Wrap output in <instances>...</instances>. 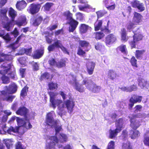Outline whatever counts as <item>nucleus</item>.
<instances>
[{"label":"nucleus","mask_w":149,"mask_h":149,"mask_svg":"<svg viewBox=\"0 0 149 149\" xmlns=\"http://www.w3.org/2000/svg\"><path fill=\"white\" fill-rule=\"evenodd\" d=\"M83 84L85 85L87 89L91 90L93 93H98L101 89L100 86H97L92 80H90L89 82L88 80L84 79L83 80Z\"/></svg>","instance_id":"nucleus-4"},{"label":"nucleus","mask_w":149,"mask_h":149,"mask_svg":"<svg viewBox=\"0 0 149 149\" xmlns=\"http://www.w3.org/2000/svg\"><path fill=\"white\" fill-rule=\"evenodd\" d=\"M27 3L24 0L17 1L15 6L17 9L19 11H22L26 6Z\"/></svg>","instance_id":"nucleus-18"},{"label":"nucleus","mask_w":149,"mask_h":149,"mask_svg":"<svg viewBox=\"0 0 149 149\" xmlns=\"http://www.w3.org/2000/svg\"><path fill=\"white\" fill-rule=\"evenodd\" d=\"M44 53L43 49H38L35 51L32 57L34 59H39L43 55Z\"/></svg>","instance_id":"nucleus-25"},{"label":"nucleus","mask_w":149,"mask_h":149,"mask_svg":"<svg viewBox=\"0 0 149 149\" xmlns=\"http://www.w3.org/2000/svg\"><path fill=\"white\" fill-rule=\"evenodd\" d=\"M49 88L50 90H53L56 89L58 88L57 84L53 82H51L48 84Z\"/></svg>","instance_id":"nucleus-46"},{"label":"nucleus","mask_w":149,"mask_h":149,"mask_svg":"<svg viewBox=\"0 0 149 149\" xmlns=\"http://www.w3.org/2000/svg\"><path fill=\"white\" fill-rule=\"evenodd\" d=\"M136 24L134 22L132 21H130L128 22L126 25V28L127 31L129 32L132 31H134V29L136 27Z\"/></svg>","instance_id":"nucleus-24"},{"label":"nucleus","mask_w":149,"mask_h":149,"mask_svg":"<svg viewBox=\"0 0 149 149\" xmlns=\"http://www.w3.org/2000/svg\"><path fill=\"white\" fill-rule=\"evenodd\" d=\"M95 65V63L93 61H88L86 63V70L89 75L92 74Z\"/></svg>","instance_id":"nucleus-17"},{"label":"nucleus","mask_w":149,"mask_h":149,"mask_svg":"<svg viewBox=\"0 0 149 149\" xmlns=\"http://www.w3.org/2000/svg\"><path fill=\"white\" fill-rule=\"evenodd\" d=\"M49 139L50 141L46 145V149H55L56 144L58 143L59 141L57 136H51L49 137Z\"/></svg>","instance_id":"nucleus-9"},{"label":"nucleus","mask_w":149,"mask_h":149,"mask_svg":"<svg viewBox=\"0 0 149 149\" xmlns=\"http://www.w3.org/2000/svg\"><path fill=\"white\" fill-rule=\"evenodd\" d=\"M9 16L11 18V20L14 21L15 17L17 16L16 12L12 7H10L8 12Z\"/></svg>","instance_id":"nucleus-35"},{"label":"nucleus","mask_w":149,"mask_h":149,"mask_svg":"<svg viewBox=\"0 0 149 149\" xmlns=\"http://www.w3.org/2000/svg\"><path fill=\"white\" fill-rule=\"evenodd\" d=\"M121 40L124 42H127L128 40V37L127 36V33L125 29L123 28L121 29Z\"/></svg>","instance_id":"nucleus-29"},{"label":"nucleus","mask_w":149,"mask_h":149,"mask_svg":"<svg viewBox=\"0 0 149 149\" xmlns=\"http://www.w3.org/2000/svg\"><path fill=\"white\" fill-rule=\"evenodd\" d=\"M142 16L140 13L134 12L132 21L136 24L139 25L142 22Z\"/></svg>","instance_id":"nucleus-16"},{"label":"nucleus","mask_w":149,"mask_h":149,"mask_svg":"<svg viewBox=\"0 0 149 149\" xmlns=\"http://www.w3.org/2000/svg\"><path fill=\"white\" fill-rule=\"evenodd\" d=\"M66 61L64 59H61L56 63V66L58 68H61L65 67Z\"/></svg>","instance_id":"nucleus-39"},{"label":"nucleus","mask_w":149,"mask_h":149,"mask_svg":"<svg viewBox=\"0 0 149 149\" xmlns=\"http://www.w3.org/2000/svg\"><path fill=\"white\" fill-rule=\"evenodd\" d=\"M143 141L144 144L146 146L149 147V136H144V137Z\"/></svg>","instance_id":"nucleus-59"},{"label":"nucleus","mask_w":149,"mask_h":149,"mask_svg":"<svg viewBox=\"0 0 149 149\" xmlns=\"http://www.w3.org/2000/svg\"><path fill=\"white\" fill-rule=\"evenodd\" d=\"M68 23L69 24L68 27V31L70 32H73L77 28L79 24V22L74 19H72Z\"/></svg>","instance_id":"nucleus-14"},{"label":"nucleus","mask_w":149,"mask_h":149,"mask_svg":"<svg viewBox=\"0 0 149 149\" xmlns=\"http://www.w3.org/2000/svg\"><path fill=\"white\" fill-rule=\"evenodd\" d=\"M7 10L8 9L7 8H3L0 10V16L6 21H8L9 19L6 15Z\"/></svg>","instance_id":"nucleus-28"},{"label":"nucleus","mask_w":149,"mask_h":149,"mask_svg":"<svg viewBox=\"0 0 149 149\" xmlns=\"http://www.w3.org/2000/svg\"><path fill=\"white\" fill-rule=\"evenodd\" d=\"M133 33H134L133 36V38L137 42L142 40L143 36L141 33H136V31H133Z\"/></svg>","instance_id":"nucleus-34"},{"label":"nucleus","mask_w":149,"mask_h":149,"mask_svg":"<svg viewBox=\"0 0 149 149\" xmlns=\"http://www.w3.org/2000/svg\"><path fill=\"white\" fill-rule=\"evenodd\" d=\"M121 131V130L117 128L113 130H109V138L111 139H113L117 135L118 133L120 132Z\"/></svg>","instance_id":"nucleus-32"},{"label":"nucleus","mask_w":149,"mask_h":149,"mask_svg":"<svg viewBox=\"0 0 149 149\" xmlns=\"http://www.w3.org/2000/svg\"><path fill=\"white\" fill-rule=\"evenodd\" d=\"M79 10L81 11H84L85 9L88 8L91 10H95V8H92L90 5L86 4L84 6H82L81 5H79L78 6Z\"/></svg>","instance_id":"nucleus-43"},{"label":"nucleus","mask_w":149,"mask_h":149,"mask_svg":"<svg viewBox=\"0 0 149 149\" xmlns=\"http://www.w3.org/2000/svg\"><path fill=\"white\" fill-rule=\"evenodd\" d=\"M17 89V85L14 83H12L8 86L7 91L10 94H13L16 92Z\"/></svg>","instance_id":"nucleus-22"},{"label":"nucleus","mask_w":149,"mask_h":149,"mask_svg":"<svg viewBox=\"0 0 149 149\" xmlns=\"http://www.w3.org/2000/svg\"><path fill=\"white\" fill-rule=\"evenodd\" d=\"M62 104L63 105L64 107L62 108L61 111H64L65 108H66L68 112L70 113L73 111L75 106V102L73 99L70 98L69 99L63 102Z\"/></svg>","instance_id":"nucleus-5"},{"label":"nucleus","mask_w":149,"mask_h":149,"mask_svg":"<svg viewBox=\"0 0 149 149\" xmlns=\"http://www.w3.org/2000/svg\"><path fill=\"white\" fill-rule=\"evenodd\" d=\"M40 5L39 4H35L34 3L30 4L29 10L30 13L32 15H34L38 12L39 11Z\"/></svg>","instance_id":"nucleus-13"},{"label":"nucleus","mask_w":149,"mask_h":149,"mask_svg":"<svg viewBox=\"0 0 149 149\" xmlns=\"http://www.w3.org/2000/svg\"><path fill=\"white\" fill-rule=\"evenodd\" d=\"M22 130H23V128L22 127H19L18 126L14 127L10 126L7 130V133L10 134H11L12 132H13L18 133L20 134H23L25 132V131H22Z\"/></svg>","instance_id":"nucleus-12"},{"label":"nucleus","mask_w":149,"mask_h":149,"mask_svg":"<svg viewBox=\"0 0 149 149\" xmlns=\"http://www.w3.org/2000/svg\"><path fill=\"white\" fill-rule=\"evenodd\" d=\"M16 120L18 125L19 126L18 127L23 128V130H22V131L24 130V127L26 122L24 120V119L20 118L19 117H16Z\"/></svg>","instance_id":"nucleus-36"},{"label":"nucleus","mask_w":149,"mask_h":149,"mask_svg":"<svg viewBox=\"0 0 149 149\" xmlns=\"http://www.w3.org/2000/svg\"><path fill=\"white\" fill-rule=\"evenodd\" d=\"M18 60L21 65H24L26 63V58L25 57H20L18 58Z\"/></svg>","instance_id":"nucleus-61"},{"label":"nucleus","mask_w":149,"mask_h":149,"mask_svg":"<svg viewBox=\"0 0 149 149\" xmlns=\"http://www.w3.org/2000/svg\"><path fill=\"white\" fill-rule=\"evenodd\" d=\"M136 8H137L139 10L140 12H142L145 10V8L143 3L141 2Z\"/></svg>","instance_id":"nucleus-63"},{"label":"nucleus","mask_w":149,"mask_h":149,"mask_svg":"<svg viewBox=\"0 0 149 149\" xmlns=\"http://www.w3.org/2000/svg\"><path fill=\"white\" fill-rule=\"evenodd\" d=\"M124 121L123 118H121L116 120L115 125L116 128L121 131L125 126L124 125Z\"/></svg>","instance_id":"nucleus-20"},{"label":"nucleus","mask_w":149,"mask_h":149,"mask_svg":"<svg viewBox=\"0 0 149 149\" xmlns=\"http://www.w3.org/2000/svg\"><path fill=\"white\" fill-rule=\"evenodd\" d=\"M48 94L50 97V100L55 99V97L57 95L58 93L53 92H49Z\"/></svg>","instance_id":"nucleus-62"},{"label":"nucleus","mask_w":149,"mask_h":149,"mask_svg":"<svg viewBox=\"0 0 149 149\" xmlns=\"http://www.w3.org/2000/svg\"><path fill=\"white\" fill-rule=\"evenodd\" d=\"M5 142V144L7 147L8 149H10L11 147L12 146V142L9 139H6L4 140Z\"/></svg>","instance_id":"nucleus-51"},{"label":"nucleus","mask_w":149,"mask_h":149,"mask_svg":"<svg viewBox=\"0 0 149 149\" xmlns=\"http://www.w3.org/2000/svg\"><path fill=\"white\" fill-rule=\"evenodd\" d=\"M130 127L134 130H136L141 125L140 121L131 118L130 120Z\"/></svg>","instance_id":"nucleus-19"},{"label":"nucleus","mask_w":149,"mask_h":149,"mask_svg":"<svg viewBox=\"0 0 149 149\" xmlns=\"http://www.w3.org/2000/svg\"><path fill=\"white\" fill-rule=\"evenodd\" d=\"M107 76L108 79L113 81L119 77V75L116 71L113 69L109 70L107 71Z\"/></svg>","instance_id":"nucleus-15"},{"label":"nucleus","mask_w":149,"mask_h":149,"mask_svg":"<svg viewBox=\"0 0 149 149\" xmlns=\"http://www.w3.org/2000/svg\"><path fill=\"white\" fill-rule=\"evenodd\" d=\"M25 120L26 122V124L24 128L25 127L27 130L31 129L32 127V126L30 122L29 119L28 118L27 120Z\"/></svg>","instance_id":"nucleus-50"},{"label":"nucleus","mask_w":149,"mask_h":149,"mask_svg":"<svg viewBox=\"0 0 149 149\" xmlns=\"http://www.w3.org/2000/svg\"><path fill=\"white\" fill-rule=\"evenodd\" d=\"M137 42L134 39L132 40L129 41L128 42V43L130 45L131 48L132 49L133 48H136V44Z\"/></svg>","instance_id":"nucleus-52"},{"label":"nucleus","mask_w":149,"mask_h":149,"mask_svg":"<svg viewBox=\"0 0 149 149\" xmlns=\"http://www.w3.org/2000/svg\"><path fill=\"white\" fill-rule=\"evenodd\" d=\"M10 63L6 64L3 63L0 66L1 69L0 70V79H1L4 84H8L10 82L9 77L6 76L8 72L10 70L11 68Z\"/></svg>","instance_id":"nucleus-2"},{"label":"nucleus","mask_w":149,"mask_h":149,"mask_svg":"<svg viewBox=\"0 0 149 149\" xmlns=\"http://www.w3.org/2000/svg\"><path fill=\"white\" fill-rule=\"evenodd\" d=\"M43 17L39 14H37L31 18L32 25L35 26H38L44 20Z\"/></svg>","instance_id":"nucleus-7"},{"label":"nucleus","mask_w":149,"mask_h":149,"mask_svg":"<svg viewBox=\"0 0 149 149\" xmlns=\"http://www.w3.org/2000/svg\"><path fill=\"white\" fill-rule=\"evenodd\" d=\"M63 15L66 17V19L69 21L71 20L72 19H74L72 17V14L69 11L64 12L63 13Z\"/></svg>","instance_id":"nucleus-37"},{"label":"nucleus","mask_w":149,"mask_h":149,"mask_svg":"<svg viewBox=\"0 0 149 149\" xmlns=\"http://www.w3.org/2000/svg\"><path fill=\"white\" fill-rule=\"evenodd\" d=\"M28 87L25 86L22 90L21 91L20 95L23 97H24L27 95V90H28Z\"/></svg>","instance_id":"nucleus-48"},{"label":"nucleus","mask_w":149,"mask_h":149,"mask_svg":"<svg viewBox=\"0 0 149 149\" xmlns=\"http://www.w3.org/2000/svg\"><path fill=\"white\" fill-rule=\"evenodd\" d=\"M52 112L53 111L48 113L46 115L45 123L46 125L49 126L51 128H55V136L62 129L61 126H57V122L56 120H54Z\"/></svg>","instance_id":"nucleus-1"},{"label":"nucleus","mask_w":149,"mask_h":149,"mask_svg":"<svg viewBox=\"0 0 149 149\" xmlns=\"http://www.w3.org/2000/svg\"><path fill=\"white\" fill-rule=\"evenodd\" d=\"M15 149H25L20 142L18 141L15 144Z\"/></svg>","instance_id":"nucleus-64"},{"label":"nucleus","mask_w":149,"mask_h":149,"mask_svg":"<svg viewBox=\"0 0 149 149\" xmlns=\"http://www.w3.org/2000/svg\"><path fill=\"white\" fill-rule=\"evenodd\" d=\"M91 28V27L85 24H81L79 26V30L81 33L84 34L86 33L88 29Z\"/></svg>","instance_id":"nucleus-31"},{"label":"nucleus","mask_w":149,"mask_h":149,"mask_svg":"<svg viewBox=\"0 0 149 149\" xmlns=\"http://www.w3.org/2000/svg\"><path fill=\"white\" fill-rule=\"evenodd\" d=\"M122 148L123 149H133L132 146L129 141L123 143Z\"/></svg>","instance_id":"nucleus-42"},{"label":"nucleus","mask_w":149,"mask_h":149,"mask_svg":"<svg viewBox=\"0 0 149 149\" xmlns=\"http://www.w3.org/2000/svg\"><path fill=\"white\" fill-rule=\"evenodd\" d=\"M4 59H3L4 61L6 60L7 61H11L13 59V56L10 54H5L3 56Z\"/></svg>","instance_id":"nucleus-58"},{"label":"nucleus","mask_w":149,"mask_h":149,"mask_svg":"<svg viewBox=\"0 0 149 149\" xmlns=\"http://www.w3.org/2000/svg\"><path fill=\"white\" fill-rule=\"evenodd\" d=\"M22 50L23 51L24 53L26 55L30 56L32 51V48L31 47L29 49L24 48L22 49Z\"/></svg>","instance_id":"nucleus-55"},{"label":"nucleus","mask_w":149,"mask_h":149,"mask_svg":"<svg viewBox=\"0 0 149 149\" xmlns=\"http://www.w3.org/2000/svg\"><path fill=\"white\" fill-rule=\"evenodd\" d=\"M145 51L144 50H136V53L135 54L136 57L137 59H139L141 57L142 55Z\"/></svg>","instance_id":"nucleus-45"},{"label":"nucleus","mask_w":149,"mask_h":149,"mask_svg":"<svg viewBox=\"0 0 149 149\" xmlns=\"http://www.w3.org/2000/svg\"><path fill=\"white\" fill-rule=\"evenodd\" d=\"M117 49L120 51L121 53L125 55H127L128 52L125 45L122 44L118 47Z\"/></svg>","instance_id":"nucleus-33"},{"label":"nucleus","mask_w":149,"mask_h":149,"mask_svg":"<svg viewBox=\"0 0 149 149\" xmlns=\"http://www.w3.org/2000/svg\"><path fill=\"white\" fill-rule=\"evenodd\" d=\"M50 102L52 107L54 109H55L57 106L58 110L61 111L62 108L63 107V105L62 104L63 101L61 100L54 99L50 100Z\"/></svg>","instance_id":"nucleus-10"},{"label":"nucleus","mask_w":149,"mask_h":149,"mask_svg":"<svg viewBox=\"0 0 149 149\" xmlns=\"http://www.w3.org/2000/svg\"><path fill=\"white\" fill-rule=\"evenodd\" d=\"M79 44L80 46L82 47H87L89 45V43L84 40H80L79 41Z\"/></svg>","instance_id":"nucleus-44"},{"label":"nucleus","mask_w":149,"mask_h":149,"mask_svg":"<svg viewBox=\"0 0 149 149\" xmlns=\"http://www.w3.org/2000/svg\"><path fill=\"white\" fill-rule=\"evenodd\" d=\"M29 110L24 106L20 107L16 111V113L18 115L23 116L24 119H27L28 116Z\"/></svg>","instance_id":"nucleus-8"},{"label":"nucleus","mask_w":149,"mask_h":149,"mask_svg":"<svg viewBox=\"0 0 149 149\" xmlns=\"http://www.w3.org/2000/svg\"><path fill=\"white\" fill-rule=\"evenodd\" d=\"M44 33L46 35L45 37L47 43L49 44H51L53 40L52 38V36L53 35V33L52 32L50 33L49 31H46Z\"/></svg>","instance_id":"nucleus-26"},{"label":"nucleus","mask_w":149,"mask_h":149,"mask_svg":"<svg viewBox=\"0 0 149 149\" xmlns=\"http://www.w3.org/2000/svg\"><path fill=\"white\" fill-rule=\"evenodd\" d=\"M140 2L137 0H134L131 2V4L132 7L136 8Z\"/></svg>","instance_id":"nucleus-60"},{"label":"nucleus","mask_w":149,"mask_h":149,"mask_svg":"<svg viewBox=\"0 0 149 149\" xmlns=\"http://www.w3.org/2000/svg\"><path fill=\"white\" fill-rule=\"evenodd\" d=\"M53 3H51L47 2L44 6V9L46 11H49L51 7L53 6Z\"/></svg>","instance_id":"nucleus-53"},{"label":"nucleus","mask_w":149,"mask_h":149,"mask_svg":"<svg viewBox=\"0 0 149 149\" xmlns=\"http://www.w3.org/2000/svg\"><path fill=\"white\" fill-rule=\"evenodd\" d=\"M104 21L103 20H97L94 24V29L95 31H97L100 30L102 31H103L105 34H109L111 32V31L109 29V21L107 22L105 21L104 24H106V25L102 26V23Z\"/></svg>","instance_id":"nucleus-3"},{"label":"nucleus","mask_w":149,"mask_h":149,"mask_svg":"<svg viewBox=\"0 0 149 149\" xmlns=\"http://www.w3.org/2000/svg\"><path fill=\"white\" fill-rule=\"evenodd\" d=\"M130 62L134 68L138 67L137 64V60L134 56H132L130 60Z\"/></svg>","instance_id":"nucleus-41"},{"label":"nucleus","mask_w":149,"mask_h":149,"mask_svg":"<svg viewBox=\"0 0 149 149\" xmlns=\"http://www.w3.org/2000/svg\"><path fill=\"white\" fill-rule=\"evenodd\" d=\"M142 96L138 95L136 94H133L132 95L129 101V103L128 104V108L131 109L135 104L137 103H140L142 100Z\"/></svg>","instance_id":"nucleus-6"},{"label":"nucleus","mask_w":149,"mask_h":149,"mask_svg":"<svg viewBox=\"0 0 149 149\" xmlns=\"http://www.w3.org/2000/svg\"><path fill=\"white\" fill-rule=\"evenodd\" d=\"M131 138L132 139H135L136 137L140 135L139 131L136 130H131L130 131Z\"/></svg>","instance_id":"nucleus-30"},{"label":"nucleus","mask_w":149,"mask_h":149,"mask_svg":"<svg viewBox=\"0 0 149 149\" xmlns=\"http://www.w3.org/2000/svg\"><path fill=\"white\" fill-rule=\"evenodd\" d=\"M114 145V142L111 141L108 143L107 147V149H114L115 148Z\"/></svg>","instance_id":"nucleus-56"},{"label":"nucleus","mask_w":149,"mask_h":149,"mask_svg":"<svg viewBox=\"0 0 149 149\" xmlns=\"http://www.w3.org/2000/svg\"><path fill=\"white\" fill-rule=\"evenodd\" d=\"M102 31H99L95 32L94 33L95 34V38L96 40H98L101 39L104 36V34Z\"/></svg>","instance_id":"nucleus-40"},{"label":"nucleus","mask_w":149,"mask_h":149,"mask_svg":"<svg viewBox=\"0 0 149 149\" xmlns=\"http://www.w3.org/2000/svg\"><path fill=\"white\" fill-rule=\"evenodd\" d=\"M26 23V18L25 17H21L19 20L15 22V24L19 27L24 26Z\"/></svg>","instance_id":"nucleus-27"},{"label":"nucleus","mask_w":149,"mask_h":149,"mask_svg":"<svg viewBox=\"0 0 149 149\" xmlns=\"http://www.w3.org/2000/svg\"><path fill=\"white\" fill-rule=\"evenodd\" d=\"M13 21L10 20L7 22H5L3 21L2 22V24L3 27L8 31H10L13 27L14 24H13Z\"/></svg>","instance_id":"nucleus-21"},{"label":"nucleus","mask_w":149,"mask_h":149,"mask_svg":"<svg viewBox=\"0 0 149 149\" xmlns=\"http://www.w3.org/2000/svg\"><path fill=\"white\" fill-rule=\"evenodd\" d=\"M116 40V36L113 33H110L105 37L104 42L107 45H109L115 42Z\"/></svg>","instance_id":"nucleus-11"},{"label":"nucleus","mask_w":149,"mask_h":149,"mask_svg":"<svg viewBox=\"0 0 149 149\" xmlns=\"http://www.w3.org/2000/svg\"><path fill=\"white\" fill-rule=\"evenodd\" d=\"M50 76V74L47 72H45L41 75L40 80H43L44 79H48L49 78Z\"/></svg>","instance_id":"nucleus-49"},{"label":"nucleus","mask_w":149,"mask_h":149,"mask_svg":"<svg viewBox=\"0 0 149 149\" xmlns=\"http://www.w3.org/2000/svg\"><path fill=\"white\" fill-rule=\"evenodd\" d=\"M107 13V11L104 10H99L96 13L98 18L103 17Z\"/></svg>","instance_id":"nucleus-47"},{"label":"nucleus","mask_w":149,"mask_h":149,"mask_svg":"<svg viewBox=\"0 0 149 149\" xmlns=\"http://www.w3.org/2000/svg\"><path fill=\"white\" fill-rule=\"evenodd\" d=\"M75 89L79 92L82 93L84 91V88L81 87V85H79L77 81V79H74Z\"/></svg>","instance_id":"nucleus-38"},{"label":"nucleus","mask_w":149,"mask_h":149,"mask_svg":"<svg viewBox=\"0 0 149 149\" xmlns=\"http://www.w3.org/2000/svg\"><path fill=\"white\" fill-rule=\"evenodd\" d=\"M138 82V85L141 88H146L148 85L147 81L141 78H139L137 79Z\"/></svg>","instance_id":"nucleus-23"},{"label":"nucleus","mask_w":149,"mask_h":149,"mask_svg":"<svg viewBox=\"0 0 149 149\" xmlns=\"http://www.w3.org/2000/svg\"><path fill=\"white\" fill-rule=\"evenodd\" d=\"M77 54L80 56H84L86 53L80 47H79L78 49Z\"/></svg>","instance_id":"nucleus-54"},{"label":"nucleus","mask_w":149,"mask_h":149,"mask_svg":"<svg viewBox=\"0 0 149 149\" xmlns=\"http://www.w3.org/2000/svg\"><path fill=\"white\" fill-rule=\"evenodd\" d=\"M53 44L54 45V46L56 48H60L62 45L61 41L59 40H57L54 42Z\"/></svg>","instance_id":"nucleus-57"}]
</instances>
